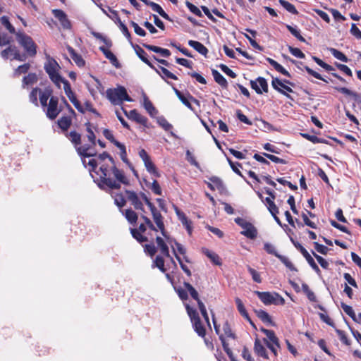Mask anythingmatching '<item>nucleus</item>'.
Instances as JSON below:
<instances>
[{
	"label": "nucleus",
	"instance_id": "f257e3e1",
	"mask_svg": "<svg viewBox=\"0 0 361 361\" xmlns=\"http://www.w3.org/2000/svg\"><path fill=\"white\" fill-rule=\"evenodd\" d=\"M58 126L61 129L63 135L74 146L78 154L80 157H92L97 155L94 149L96 146V135L93 131L92 124L87 121L85 123L87 142L82 145V134L75 130L68 132L71 126L72 119L69 116H62L58 120Z\"/></svg>",
	"mask_w": 361,
	"mask_h": 361
},
{
	"label": "nucleus",
	"instance_id": "f03ea898",
	"mask_svg": "<svg viewBox=\"0 0 361 361\" xmlns=\"http://www.w3.org/2000/svg\"><path fill=\"white\" fill-rule=\"evenodd\" d=\"M97 159L100 165L98 183L100 188L120 189L121 183L129 184L123 171L116 168L114 159L109 153L104 152L98 155Z\"/></svg>",
	"mask_w": 361,
	"mask_h": 361
},
{
	"label": "nucleus",
	"instance_id": "7ed1b4c3",
	"mask_svg": "<svg viewBox=\"0 0 361 361\" xmlns=\"http://www.w3.org/2000/svg\"><path fill=\"white\" fill-rule=\"evenodd\" d=\"M44 68L48 74L50 80L58 87L61 88V83L64 79L60 74L61 67L58 62L50 56H47V61L44 63Z\"/></svg>",
	"mask_w": 361,
	"mask_h": 361
},
{
	"label": "nucleus",
	"instance_id": "20e7f679",
	"mask_svg": "<svg viewBox=\"0 0 361 361\" xmlns=\"http://www.w3.org/2000/svg\"><path fill=\"white\" fill-rule=\"evenodd\" d=\"M141 219L144 221V224H141L138 228H130V231L132 236L140 243L149 241L147 236L143 235L147 231V227L152 231L157 232V228L154 226L152 221L143 214H141Z\"/></svg>",
	"mask_w": 361,
	"mask_h": 361
},
{
	"label": "nucleus",
	"instance_id": "39448f33",
	"mask_svg": "<svg viewBox=\"0 0 361 361\" xmlns=\"http://www.w3.org/2000/svg\"><path fill=\"white\" fill-rule=\"evenodd\" d=\"M106 94L107 99L114 105L121 104L123 101H133L126 89L123 86H119L117 88H109L106 91Z\"/></svg>",
	"mask_w": 361,
	"mask_h": 361
},
{
	"label": "nucleus",
	"instance_id": "423d86ee",
	"mask_svg": "<svg viewBox=\"0 0 361 361\" xmlns=\"http://www.w3.org/2000/svg\"><path fill=\"white\" fill-rule=\"evenodd\" d=\"M16 37L19 44L25 49L26 56L30 57L35 56L37 46L32 37L20 31L16 33Z\"/></svg>",
	"mask_w": 361,
	"mask_h": 361
},
{
	"label": "nucleus",
	"instance_id": "0eeeda50",
	"mask_svg": "<svg viewBox=\"0 0 361 361\" xmlns=\"http://www.w3.org/2000/svg\"><path fill=\"white\" fill-rule=\"evenodd\" d=\"M185 310L191 320L195 331L199 336L204 338L206 336V329L201 322L198 312L188 304L185 305Z\"/></svg>",
	"mask_w": 361,
	"mask_h": 361
},
{
	"label": "nucleus",
	"instance_id": "6e6552de",
	"mask_svg": "<svg viewBox=\"0 0 361 361\" xmlns=\"http://www.w3.org/2000/svg\"><path fill=\"white\" fill-rule=\"evenodd\" d=\"M256 295L259 300L266 305H284V298L277 293H271L270 292L256 291Z\"/></svg>",
	"mask_w": 361,
	"mask_h": 361
},
{
	"label": "nucleus",
	"instance_id": "1a4fd4ad",
	"mask_svg": "<svg viewBox=\"0 0 361 361\" xmlns=\"http://www.w3.org/2000/svg\"><path fill=\"white\" fill-rule=\"evenodd\" d=\"M0 55L4 60L11 59L18 61H25L27 59L25 54H20V50L14 45L9 44L6 49H3Z\"/></svg>",
	"mask_w": 361,
	"mask_h": 361
},
{
	"label": "nucleus",
	"instance_id": "9d476101",
	"mask_svg": "<svg viewBox=\"0 0 361 361\" xmlns=\"http://www.w3.org/2000/svg\"><path fill=\"white\" fill-rule=\"evenodd\" d=\"M261 331L263 332L268 338H264V342L270 349V350L274 354L275 356H277V349L276 348H280L279 338L276 337L274 331L273 330L266 329L264 328L261 329Z\"/></svg>",
	"mask_w": 361,
	"mask_h": 361
},
{
	"label": "nucleus",
	"instance_id": "9b49d317",
	"mask_svg": "<svg viewBox=\"0 0 361 361\" xmlns=\"http://www.w3.org/2000/svg\"><path fill=\"white\" fill-rule=\"evenodd\" d=\"M235 222L244 229L240 232V234L252 240L257 238V231L251 223L240 217L235 218Z\"/></svg>",
	"mask_w": 361,
	"mask_h": 361
},
{
	"label": "nucleus",
	"instance_id": "f8f14e48",
	"mask_svg": "<svg viewBox=\"0 0 361 361\" xmlns=\"http://www.w3.org/2000/svg\"><path fill=\"white\" fill-rule=\"evenodd\" d=\"M290 240L292 241L294 246L300 252L302 256L305 258L310 266L312 268V269L317 274H321V270L314 262V259L310 255V253L307 251V250L298 241H295L293 238H290Z\"/></svg>",
	"mask_w": 361,
	"mask_h": 361
},
{
	"label": "nucleus",
	"instance_id": "ddd939ff",
	"mask_svg": "<svg viewBox=\"0 0 361 361\" xmlns=\"http://www.w3.org/2000/svg\"><path fill=\"white\" fill-rule=\"evenodd\" d=\"M139 156L143 161L145 164V166L147 169V171L153 174L155 177H159L160 173H159L156 166L153 163V161L151 160V158L147 151L144 149H141L139 151Z\"/></svg>",
	"mask_w": 361,
	"mask_h": 361
},
{
	"label": "nucleus",
	"instance_id": "4468645a",
	"mask_svg": "<svg viewBox=\"0 0 361 361\" xmlns=\"http://www.w3.org/2000/svg\"><path fill=\"white\" fill-rule=\"evenodd\" d=\"M149 209L151 211L154 221L157 225V230H159L162 235L168 240L169 238L166 234L163 216L161 215L160 212L157 209L155 205L149 208Z\"/></svg>",
	"mask_w": 361,
	"mask_h": 361
},
{
	"label": "nucleus",
	"instance_id": "2eb2a0df",
	"mask_svg": "<svg viewBox=\"0 0 361 361\" xmlns=\"http://www.w3.org/2000/svg\"><path fill=\"white\" fill-rule=\"evenodd\" d=\"M59 98L56 96H52L49 99V104H47V116L51 119L54 120L59 113L61 111V109L59 108Z\"/></svg>",
	"mask_w": 361,
	"mask_h": 361
},
{
	"label": "nucleus",
	"instance_id": "dca6fc26",
	"mask_svg": "<svg viewBox=\"0 0 361 361\" xmlns=\"http://www.w3.org/2000/svg\"><path fill=\"white\" fill-rule=\"evenodd\" d=\"M271 86L275 90L285 95L287 98L293 99L291 96L288 94L293 92V89L283 83V81L279 78H273L271 81Z\"/></svg>",
	"mask_w": 361,
	"mask_h": 361
},
{
	"label": "nucleus",
	"instance_id": "f3484780",
	"mask_svg": "<svg viewBox=\"0 0 361 361\" xmlns=\"http://www.w3.org/2000/svg\"><path fill=\"white\" fill-rule=\"evenodd\" d=\"M125 192L126 194V197L128 200L130 202L131 205L133 206L134 209L137 211H140L142 213L145 212L144 205L142 204L140 197L138 194L135 191L126 190Z\"/></svg>",
	"mask_w": 361,
	"mask_h": 361
},
{
	"label": "nucleus",
	"instance_id": "a211bd4d",
	"mask_svg": "<svg viewBox=\"0 0 361 361\" xmlns=\"http://www.w3.org/2000/svg\"><path fill=\"white\" fill-rule=\"evenodd\" d=\"M250 87L257 94H262L263 92L267 93L269 86L267 80L263 77H258L255 80H250Z\"/></svg>",
	"mask_w": 361,
	"mask_h": 361
},
{
	"label": "nucleus",
	"instance_id": "6ab92c4d",
	"mask_svg": "<svg viewBox=\"0 0 361 361\" xmlns=\"http://www.w3.org/2000/svg\"><path fill=\"white\" fill-rule=\"evenodd\" d=\"M173 90H174L176 95L181 101V102L190 110L194 111V109L192 106L190 102H192L197 104V105H200V102L193 96H192L189 92H187L186 94H184L176 87H173Z\"/></svg>",
	"mask_w": 361,
	"mask_h": 361
},
{
	"label": "nucleus",
	"instance_id": "aec40b11",
	"mask_svg": "<svg viewBox=\"0 0 361 361\" xmlns=\"http://www.w3.org/2000/svg\"><path fill=\"white\" fill-rule=\"evenodd\" d=\"M52 13L56 18L59 20L61 26L64 29H70L71 27V21L68 20L66 13L61 9L52 10Z\"/></svg>",
	"mask_w": 361,
	"mask_h": 361
},
{
	"label": "nucleus",
	"instance_id": "412c9836",
	"mask_svg": "<svg viewBox=\"0 0 361 361\" xmlns=\"http://www.w3.org/2000/svg\"><path fill=\"white\" fill-rule=\"evenodd\" d=\"M209 182H205L207 187L211 190H218L220 192L226 190L225 185L222 180L217 176H211L209 178Z\"/></svg>",
	"mask_w": 361,
	"mask_h": 361
},
{
	"label": "nucleus",
	"instance_id": "4be33fe9",
	"mask_svg": "<svg viewBox=\"0 0 361 361\" xmlns=\"http://www.w3.org/2000/svg\"><path fill=\"white\" fill-rule=\"evenodd\" d=\"M53 90L51 87H46L44 90H41L39 99L40 104L42 107H46L47 106V101L49 99L52 97Z\"/></svg>",
	"mask_w": 361,
	"mask_h": 361
},
{
	"label": "nucleus",
	"instance_id": "5701e85b",
	"mask_svg": "<svg viewBox=\"0 0 361 361\" xmlns=\"http://www.w3.org/2000/svg\"><path fill=\"white\" fill-rule=\"evenodd\" d=\"M85 157H81L82 159V162L83 164V165L85 166V167H87V166H89V171L90 173L92 174V172H94L97 176H98V178L97 179L96 181H98V183H99V173H100V171H97V166L99 164L98 161L97 159H92L90 160H89L88 163L87 164L86 163V160L85 159Z\"/></svg>",
	"mask_w": 361,
	"mask_h": 361
},
{
	"label": "nucleus",
	"instance_id": "b1692460",
	"mask_svg": "<svg viewBox=\"0 0 361 361\" xmlns=\"http://www.w3.org/2000/svg\"><path fill=\"white\" fill-rule=\"evenodd\" d=\"M156 71L157 73H158L160 77L166 81L167 79H172L174 80H178V77L174 75L173 73L170 72L167 68L163 66H159V68H157L155 67V69H153Z\"/></svg>",
	"mask_w": 361,
	"mask_h": 361
},
{
	"label": "nucleus",
	"instance_id": "393cba45",
	"mask_svg": "<svg viewBox=\"0 0 361 361\" xmlns=\"http://www.w3.org/2000/svg\"><path fill=\"white\" fill-rule=\"evenodd\" d=\"M176 214L182 224L185 227L189 235H191L192 231V221L188 219L186 215L183 212H180L178 209H176Z\"/></svg>",
	"mask_w": 361,
	"mask_h": 361
},
{
	"label": "nucleus",
	"instance_id": "a878e982",
	"mask_svg": "<svg viewBox=\"0 0 361 361\" xmlns=\"http://www.w3.org/2000/svg\"><path fill=\"white\" fill-rule=\"evenodd\" d=\"M254 351L258 356H260L264 359L269 358L266 348L262 344L260 340L258 338H257L255 341Z\"/></svg>",
	"mask_w": 361,
	"mask_h": 361
},
{
	"label": "nucleus",
	"instance_id": "bb28decb",
	"mask_svg": "<svg viewBox=\"0 0 361 361\" xmlns=\"http://www.w3.org/2000/svg\"><path fill=\"white\" fill-rule=\"evenodd\" d=\"M99 50L104 54L105 57L108 59L110 62L116 68L120 67V63L116 58V56L109 49V48H106L104 47H100Z\"/></svg>",
	"mask_w": 361,
	"mask_h": 361
},
{
	"label": "nucleus",
	"instance_id": "cd10ccee",
	"mask_svg": "<svg viewBox=\"0 0 361 361\" xmlns=\"http://www.w3.org/2000/svg\"><path fill=\"white\" fill-rule=\"evenodd\" d=\"M235 304H236V306H237V309L238 310V312H240V314L246 319L247 320L250 324L255 326V324L254 323L252 322V321L251 320L242 300L239 298H236L235 299Z\"/></svg>",
	"mask_w": 361,
	"mask_h": 361
},
{
	"label": "nucleus",
	"instance_id": "c85d7f7f",
	"mask_svg": "<svg viewBox=\"0 0 361 361\" xmlns=\"http://www.w3.org/2000/svg\"><path fill=\"white\" fill-rule=\"evenodd\" d=\"M135 50L137 56L142 61L146 63L148 66H149L152 69H155V66L149 61L147 59V54L145 51L143 49H142L138 45L135 47Z\"/></svg>",
	"mask_w": 361,
	"mask_h": 361
},
{
	"label": "nucleus",
	"instance_id": "c756f323",
	"mask_svg": "<svg viewBox=\"0 0 361 361\" xmlns=\"http://www.w3.org/2000/svg\"><path fill=\"white\" fill-rule=\"evenodd\" d=\"M142 46L149 51L160 54L164 57H169L171 55V51L167 49L147 44H142Z\"/></svg>",
	"mask_w": 361,
	"mask_h": 361
},
{
	"label": "nucleus",
	"instance_id": "7c9ffc66",
	"mask_svg": "<svg viewBox=\"0 0 361 361\" xmlns=\"http://www.w3.org/2000/svg\"><path fill=\"white\" fill-rule=\"evenodd\" d=\"M212 74L214 81L218 83L223 89H227L228 84L226 79L216 70L212 69Z\"/></svg>",
	"mask_w": 361,
	"mask_h": 361
},
{
	"label": "nucleus",
	"instance_id": "2f4dec72",
	"mask_svg": "<svg viewBox=\"0 0 361 361\" xmlns=\"http://www.w3.org/2000/svg\"><path fill=\"white\" fill-rule=\"evenodd\" d=\"M68 53L71 57V59L73 60V61L76 63V65L78 67H83L85 64V60L82 59V57L76 53V51L74 50L73 48L71 47H68Z\"/></svg>",
	"mask_w": 361,
	"mask_h": 361
},
{
	"label": "nucleus",
	"instance_id": "473e14b6",
	"mask_svg": "<svg viewBox=\"0 0 361 361\" xmlns=\"http://www.w3.org/2000/svg\"><path fill=\"white\" fill-rule=\"evenodd\" d=\"M188 45L203 56H206L208 53L207 48L198 41L190 39L188 41Z\"/></svg>",
	"mask_w": 361,
	"mask_h": 361
},
{
	"label": "nucleus",
	"instance_id": "72a5a7b5",
	"mask_svg": "<svg viewBox=\"0 0 361 361\" xmlns=\"http://www.w3.org/2000/svg\"><path fill=\"white\" fill-rule=\"evenodd\" d=\"M156 242L161 253L164 257H170L169 248L166 242L160 236H157Z\"/></svg>",
	"mask_w": 361,
	"mask_h": 361
},
{
	"label": "nucleus",
	"instance_id": "f704fd0d",
	"mask_svg": "<svg viewBox=\"0 0 361 361\" xmlns=\"http://www.w3.org/2000/svg\"><path fill=\"white\" fill-rule=\"evenodd\" d=\"M123 214L125 216L129 224L133 226L136 224L138 219V215L131 208L126 209L125 212H123Z\"/></svg>",
	"mask_w": 361,
	"mask_h": 361
},
{
	"label": "nucleus",
	"instance_id": "c9c22d12",
	"mask_svg": "<svg viewBox=\"0 0 361 361\" xmlns=\"http://www.w3.org/2000/svg\"><path fill=\"white\" fill-rule=\"evenodd\" d=\"M255 312L257 317L264 323L274 325L270 315L263 310H255Z\"/></svg>",
	"mask_w": 361,
	"mask_h": 361
},
{
	"label": "nucleus",
	"instance_id": "e433bc0d",
	"mask_svg": "<svg viewBox=\"0 0 361 361\" xmlns=\"http://www.w3.org/2000/svg\"><path fill=\"white\" fill-rule=\"evenodd\" d=\"M267 61L269 62V63L274 67V68L278 71L279 73L283 74L285 76H287L288 78L290 77V74L288 71H286L281 64H279L277 61L275 60L271 59V58H267Z\"/></svg>",
	"mask_w": 361,
	"mask_h": 361
},
{
	"label": "nucleus",
	"instance_id": "4c0bfd02",
	"mask_svg": "<svg viewBox=\"0 0 361 361\" xmlns=\"http://www.w3.org/2000/svg\"><path fill=\"white\" fill-rule=\"evenodd\" d=\"M37 76L35 73H30L27 75H25L23 78L22 87L25 88L27 85H32L37 82Z\"/></svg>",
	"mask_w": 361,
	"mask_h": 361
},
{
	"label": "nucleus",
	"instance_id": "58836bf2",
	"mask_svg": "<svg viewBox=\"0 0 361 361\" xmlns=\"http://www.w3.org/2000/svg\"><path fill=\"white\" fill-rule=\"evenodd\" d=\"M202 252L210 259V260L213 262L215 265H221V260L219 257V256L210 250H209L207 248H202Z\"/></svg>",
	"mask_w": 361,
	"mask_h": 361
},
{
	"label": "nucleus",
	"instance_id": "ea45409f",
	"mask_svg": "<svg viewBox=\"0 0 361 361\" xmlns=\"http://www.w3.org/2000/svg\"><path fill=\"white\" fill-rule=\"evenodd\" d=\"M61 83H63V90L65 94L68 97L69 100L72 102L73 101V99H77L75 93L72 91L70 82L64 78L63 79V81H61Z\"/></svg>",
	"mask_w": 361,
	"mask_h": 361
},
{
	"label": "nucleus",
	"instance_id": "a19ab883",
	"mask_svg": "<svg viewBox=\"0 0 361 361\" xmlns=\"http://www.w3.org/2000/svg\"><path fill=\"white\" fill-rule=\"evenodd\" d=\"M143 105L146 111L151 116L153 117L158 113V111L156 109L152 102L149 99V98L147 96L144 97Z\"/></svg>",
	"mask_w": 361,
	"mask_h": 361
},
{
	"label": "nucleus",
	"instance_id": "79ce46f5",
	"mask_svg": "<svg viewBox=\"0 0 361 361\" xmlns=\"http://www.w3.org/2000/svg\"><path fill=\"white\" fill-rule=\"evenodd\" d=\"M183 286L190 293V296L197 301V305L199 302H202V301L199 298V294L196 289L188 282H184Z\"/></svg>",
	"mask_w": 361,
	"mask_h": 361
},
{
	"label": "nucleus",
	"instance_id": "37998d69",
	"mask_svg": "<svg viewBox=\"0 0 361 361\" xmlns=\"http://www.w3.org/2000/svg\"><path fill=\"white\" fill-rule=\"evenodd\" d=\"M219 339L221 341L224 350L226 353L231 361H237L233 355L231 349L229 348L228 343L226 341L223 334L219 335Z\"/></svg>",
	"mask_w": 361,
	"mask_h": 361
},
{
	"label": "nucleus",
	"instance_id": "c03bdc74",
	"mask_svg": "<svg viewBox=\"0 0 361 361\" xmlns=\"http://www.w3.org/2000/svg\"><path fill=\"white\" fill-rule=\"evenodd\" d=\"M152 267L158 268L162 273H165L166 271V269L164 265V259L163 256L157 255L152 264Z\"/></svg>",
	"mask_w": 361,
	"mask_h": 361
},
{
	"label": "nucleus",
	"instance_id": "a18cd8bd",
	"mask_svg": "<svg viewBox=\"0 0 361 361\" xmlns=\"http://www.w3.org/2000/svg\"><path fill=\"white\" fill-rule=\"evenodd\" d=\"M279 2L288 12L294 15L298 14V10L293 4L286 0H279Z\"/></svg>",
	"mask_w": 361,
	"mask_h": 361
},
{
	"label": "nucleus",
	"instance_id": "49530a36",
	"mask_svg": "<svg viewBox=\"0 0 361 361\" xmlns=\"http://www.w3.org/2000/svg\"><path fill=\"white\" fill-rule=\"evenodd\" d=\"M341 306L343 309V310L345 312L346 314H348L351 319L355 322H360L357 321V319L356 317L355 313L354 310H353L352 307L350 305H346L344 302H341Z\"/></svg>",
	"mask_w": 361,
	"mask_h": 361
},
{
	"label": "nucleus",
	"instance_id": "de8ad7c7",
	"mask_svg": "<svg viewBox=\"0 0 361 361\" xmlns=\"http://www.w3.org/2000/svg\"><path fill=\"white\" fill-rule=\"evenodd\" d=\"M329 51L336 59L343 62L347 63L349 61L348 58L343 52L335 48H330Z\"/></svg>",
	"mask_w": 361,
	"mask_h": 361
},
{
	"label": "nucleus",
	"instance_id": "09e8293b",
	"mask_svg": "<svg viewBox=\"0 0 361 361\" xmlns=\"http://www.w3.org/2000/svg\"><path fill=\"white\" fill-rule=\"evenodd\" d=\"M302 290L303 293L306 295L307 298L312 302L317 301V297L314 292L311 290L309 288V286L307 283L302 284Z\"/></svg>",
	"mask_w": 361,
	"mask_h": 361
},
{
	"label": "nucleus",
	"instance_id": "8fccbe9b",
	"mask_svg": "<svg viewBox=\"0 0 361 361\" xmlns=\"http://www.w3.org/2000/svg\"><path fill=\"white\" fill-rule=\"evenodd\" d=\"M334 89L340 93L347 96L353 97L355 100H357L359 95L357 92H353L347 87H335Z\"/></svg>",
	"mask_w": 361,
	"mask_h": 361
},
{
	"label": "nucleus",
	"instance_id": "3c124183",
	"mask_svg": "<svg viewBox=\"0 0 361 361\" xmlns=\"http://www.w3.org/2000/svg\"><path fill=\"white\" fill-rule=\"evenodd\" d=\"M30 68V64L27 63L23 65L19 66L17 68L14 70L13 75L15 77H18L21 74H25L28 72Z\"/></svg>",
	"mask_w": 361,
	"mask_h": 361
},
{
	"label": "nucleus",
	"instance_id": "603ef678",
	"mask_svg": "<svg viewBox=\"0 0 361 361\" xmlns=\"http://www.w3.org/2000/svg\"><path fill=\"white\" fill-rule=\"evenodd\" d=\"M287 30L299 41L305 42V39L300 35V32L296 27H294L290 25H286Z\"/></svg>",
	"mask_w": 361,
	"mask_h": 361
},
{
	"label": "nucleus",
	"instance_id": "864d4df0",
	"mask_svg": "<svg viewBox=\"0 0 361 361\" xmlns=\"http://www.w3.org/2000/svg\"><path fill=\"white\" fill-rule=\"evenodd\" d=\"M41 89L39 87H35L32 90V91L29 94V99L31 103H32L35 106H38V99L37 94H40Z\"/></svg>",
	"mask_w": 361,
	"mask_h": 361
},
{
	"label": "nucleus",
	"instance_id": "5fc2aeb1",
	"mask_svg": "<svg viewBox=\"0 0 361 361\" xmlns=\"http://www.w3.org/2000/svg\"><path fill=\"white\" fill-rule=\"evenodd\" d=\"M1 24L9 31L11 34L17 33L16 32L15 27L12 25V24L10 23L9 19L7 16H4L1 18Z\"/></svg>",
	"mask_w": 361,
	"mask_h": 361
},
{
	"label": "nucleus",
	"instance_id": "6e6d98bb",
	"mask_svg": "<svg viewBox=\"0 0 361 361\" xmlns=\"http://www.w3.org/2000/svg\"><path fill=\"white\" fill-rule=\"evenodd\" d=\"M115 146H116L120 150V156L122 161L125 163H128L126 146L118 141L116 142Z\"/></svg>",
	"mask_w": 361,
	"mask_h": 361
},
{
	"label": "nucleus",
	"instance_id": "4d7b16f0",
	"mask_svg": "<svg viewBox=\"0 0 361 361\" xmlns=\"http://www.w3.org/2000/svg\"><path fill=\"white\" fill-rule=\"evenodd\" d=\"M113 197L114 199L115 204L119 208H122L126 205V200L121 193H115Z\"/></svg>",
	"mask_w": 361,
	"mask_h": 361
},
{
	"label": "nucleus",
	"instance_id": "13d9d810",
	"mask_svg": "<svg viewBox=\"0 0 361 361\" xmlns=\"http://www.w3.org/2000/svg\"><path fill=\"white\" fill-rule=\"evenodd\" d=\"M185 4L191 13L200 18L203 16L200 9L197 8L195 5L192 4L188 0L185 1Z\"/></svg>",
	"mask_w": 361,
	"mask_h": 361
},
{
	"label": "nucleus",
	"instance_id": "bf43d9fd",
	"mask_svg": "<svg viewBox=\"0 0 361 361\" xmlns=\"http://www.w3.org/2000/svg\"><path fill=\"white\" fill-rule=\"evenodd\" d=\"M116 20L118 21V25L120 30H121L122 33L129 41H130L131 35H130V32H129L127 26L124 23H122L120 18L116 17Z\"/></svg>",
	"mask_w": 361,
	"mask_h": 361
},
{
	"label": "nucleus",
	"instance_id": "052dcab7",
	"mask_svg": "<svg viewBox=\"0 0 361 361\" xmlns=\"http://www.w3.org/2000/svg\"><path fill=\"white\" fill-rule=\"evenodd\" d=\"M223 331L224 332V335L228 338H231L233 339L236 338V336L234 333H233L230 324L228 321L225 322L223 324Z\"/></svg>",
	"mask_w": 361,
	"mask_h": 361
},
{
	"label": "nucleus",
	"instance_id": "680f3d73",
	"mask_svg": "<svg viewBox=\"0 0 361 361\" xmlns=\"http://www.w3.org/2000/svg\"><path fill=\"white\" fill-rule=\"evenodd\" d=\"M274 200L271 199L270 197H266V199H265V202H266L267 209L271 214L273 212L279 213V208L275 204Z\"/></svg>",
	"mask_w": 361,
	"mask_h": 361
},
{
	"label": "nucleus",
	"instance_id": "e2e57ef3",
	"mask_svg": "<svg viewBox=\"0 0 361 361\" xmlns=\"http://www.w3.org/2000/svg\"><path fill=\"white\" fill-rule=\"evenodd\" d=\"M277 258L290 270L297 271V269L294 267L293 264L289 260L288 257L279 254Z\"/></svg>",
	"mask_w": 361,
	"mask_h": 361
},
{
	"label": "nucleus",
	"instance_id": "0e129e2a",
	"mask_svg": "<svg viewBox=\"0 0 361 361\" xmlns=\"http://www.w3.org/2000/svg\"><path fill=\"white\" fill-rule=\"evenodd\" d=\"M247 269L248 272L252 276V280L255 282H256L257 283H262V280L260 274L257 271H256L255 269L252 268L250 266H247Z\"/></svg>",
	"mask_w": 361,
	"mask_h": 361
},
{
	"label": "nucleus",
	"instance_id": "69168bd1",
	"mask_svg": "<svg viewBox=\"0 0 361 361\" xmlns=\"http://www.w3.org/2000/svg\"><path fill=\"white\" fill-rule=\"evenodd\" d=\"M173 251L175 257L178 260L182 270L187 274V276H191L192 273H191L190 270L188 269V267L185 264H183L181 258L176 253V250L174 248H173Z\"/></svg>",
	"mask_w": 361,
	"mask_h": 361
},
{
	"label": "nucleus",
	"instance_id": "338daca9",
	"mask_svg": "<svg viewBox=\"0 0 361 361\" xmlns=\"http://www.w3.org/2000/svg\"><path fill=\"white\" fill-rule=\"evenodd\" d=\"M157 123L166 131H169L173 128L172 125L169 123L164 116L158 117Z\"/></svg>",
	"mask_w": 361,
	"mask_h": 361
},
{
	"label": "nucleus",
	"instance_id": "774afa93",
	"mask_svg": "<svg viewBox=\"0 0 361 361\" xmlns=\"http://www.w3.org/2000/svg\"><path fill=\"white\" fill-rule=\"evenodd\" d=\"M122 109L127 118L133 121H135L138 116L140 115V114L136 109H133L129 111H126L123 108H122Z\"/></svg>",
	"mask_w": 361,
	"mask_h": 361
}]
</instances>
